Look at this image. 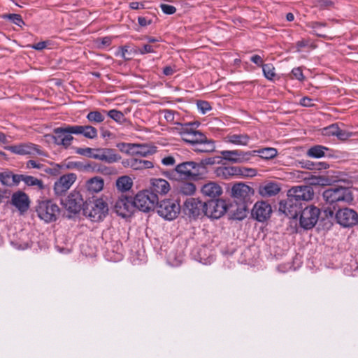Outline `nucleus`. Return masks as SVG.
Listing matches in <instances>:
<instances>
[{
	"label": "nucleus",
	"instance_id": "nucleus-1",
	"mask_svg": "<svg viewBox=\"0 0 358 358\" xmlns=\"http://www.w3.org/2000/svg\"><path fill=\"white\" fill-rule=\"evenodd\" d=\"M175 124V132L178 134L184 141L191 144L194 151L211 152L215 150L214 141L207 138L203 133L196 129L199 125L198 122L185 124L176 122Z\"/></svg>",
	"mask_w": 358,
	"mask_h": 358
},
{
	"label": "nucleus",
	"instance_id": "nucleus-2",
	"mask_svg": "<svg viewBox=\"0 0 358 358\" xmlns=\"http://www.w3.org/2000/svg\"><path fill=\"white\" fill-rule=\"evenodd\" d=\"M314 196V191L311 186H295L287 192L286 200L280 203L279 210L289 217H295L299 210V204L301 201L311 200Z\"/></svg>",
	"mask_w": 358,
	"mask_h": 358
},
{
	"label": "nucleus",
	"instance_id": "nucleus-3",
	"mask_svg": "<svg viewBox=\"0 0 358 358\" xmlns=\"http://www.w3.org/2000/svg\"><path fill=\"white\" fill-rule=\"evenodd\" d=\"M323 198L329 204L338 202L350 203L353 200L352 190L350 187H333L323 192Z\"/></svg>",
	"mask_w": 358,
	"mask_h": 358
},
{
	"label": "nucleus",
	"instance_id": "nucleus-4",
	"mask_svg": "<svg viewBox=\"0 0 358 358\" xmlns=\"http://www.w3.org/2000/svg\"><path fill=\"white\" fill-rule=\"evenodd\" d=\"M175 171L182 178L197 180L204 176L203 166L192 161L178 164Z\"/></svg>",
	"mask_w": 358,
	"mask_h": 358
},
{
	"label": "nucleus",
	"instance_id": "nucleus-5",
	"mask_svg": "<svg viewBox=\"0 0 358 358\" xmlns=\"http://www.w3.org/2000/svg\"><path fill=\"white\" fill-rule=\"evenodd\" d=\"M108 211L106 203L102 199H97L92 201H85L83 208L84 215L92 222H99L103 219Z\"/></svg>",
	"mask_w": 358,
	"mask_h": 358
},
{
	"label": "nucleus",
	"instance_id": "nucleus-6",
	"mask_svg": "<svg viewBox=\"0 0 358 358\" xmlns=\"http://www.w3.org/2000/svg\"><path fill=\"white\" fill-rule=\"evenodd\" d=\"M132 200L134 208L143 212H148L155 208L159 199L153 192L144 190L138 192Z\"/></svg>",
	"mask_w": 358,
	"mask_h": 358
},
{
	"label": "nucleus",
	"instance_id": "nucleus-7",
	"mask_svg": "<svg viewBox=\"0 0 358 358\" xmlns=\"http://www.w3.org/2000/svg\"><path fill=\"white\" fill-rule=\"evenodd\" d=\"M36 211L41 220L48 223L57 220L59 208L51 201L45 200L38 203Z\"/></svg>",
	"mask_w": 358,
	"mask_h": 358
},
{
	"label": "nucleus",
	"instance_id": "nucleus-8",
	"mask_svg": "<svg viewBox=\"0 0 358 358\" xmlns=\"http://www.w3.org/2000/svg\"><path fill=\"white\" fill-rule=\"evenodd\" d=\"M157 204V213L168 220L176 218L180 211V206L176 200L164 199Z\"/></svg>",
	"mask_w": 358,
	"mask_h": 358
},
{
	"label": "nucleus",
	"instance_id": "nucleus-9",
	"mask_svg": "<svg viewBox=\"0 0 358 358\" xmlns=\"http://www.w3.org/2000/svg\"><path fill=\"white\" fill-rule=\"evenodd\" d=\"M61 204L68 211L77 213L85 207V201L82 193L78 190L74 189L66 198L61 199Z\"/></svg>",
	"mask_w": 358,
	"mask_h": 358
},
{
	"label": "nucleus",
	"instance_id": "nucleus-10",
	"mask_svg": "<svg viewBox=\"0 0 358 358\" xmlns=\"http://www.w3.org/2000/svg\"><path fill=\"white\" fill-rule=\"evenodd\" d=\"M53 136H47V137H50L54 140L55 144L58 145H62L65 148H69L72 141L73 140V137L72 134H73V131L71 127V125H66L64 127H57L54 129Z\"/></svg>",
	"mask_w": 358,
	"mask_h": 358
},
{
	"label": "nucleus",
	"instance_id": "nucleus-11",
	"mask_svg": "<svg viewBox=\"0 0 358 358\" xmlns=\"http://www.w3.org/2000/svg\"><path fill=\"white\" fill-rule=\"evenodd\" d=\"M320 210L318 208L310 206L305 208L300 216V225L305 229L313 228L317 223Z\"/></svg>",
	"mask_w": 358,
	"mask_h": 358
},
{
	"label": "nucleus",
	"instance_id": "nucleus-12",
	"mask_svg": "<svg viewBox=\"0 0 358 358\" xmlns=\"http://www.w3.org/2000/svg\"><path fill=\"white\" fill-rule=\"evenodd\" d=\"M227 210V206L224 200L212 199L205 202L204 215L213 219H218Z\"/></svg>",
	"mask_w": 358,
	"mask_h": 358
},
{
	"label": "nucleus",
	"instance_id": "nucleus-13",
	"mask_svg": "<svg viewBox=\"0 0 358 358\" xmlns=\"http://www.w3.org/2000/svg\"><path fill=\"white\" fill-rule=\"evenodd\" d=\"M336 219L343 227H351L358 223V214L352 208H343L336 212Z\"/></svg>",
	"mask_w": 358,
	"mask_h": 358
},
{
	"label": "nucleus",
	"instance_id": "nucleus-14",
	"mask_svg": "<svg viewBox=\"0 0 358 358\" xmlns=\"http://www.w3.org/2000/svg\"><path fill=\"white\" fill-rule=\"evenodd\" d=\"M253 194V189L242 182L234 184L231 188V196L237 203H248Z\"/></svg>",
	"mask_w": 358,
	"mask_h": 358
},
{
	"label": "nucleus",
	"instance_id": "nucleus-15",
	"mask_svg": "<svg viewBox=\"0 0 358 358\" xmlns=\"http://www.w3.org/2000/svg\"><path fill=\"white\" fill-rule=\"evenodd\" d=\"M76 179V174L73 173L62 176L54 183L53 190L55 194L57 196L64 195L71 188Z\"/></svg>",
	"mask_w": 358,
	"mask_h": 358
},
{
	"label": "nucleus",
	"instance_id": "nucleus-16",
	"mask_svg": "<svg viewBox=\"0 0 358 358\" xmlns=\"http://www.w3.org/2000/svg\"><path fill=\"white\" fill-rule=\"evenodd\" d=\"M222 158L231 163L241 164L249 161L252 157L250 151L244 152L239 150H222L220 152Z\"/></svg>",
	"mask_w": 358,
	"mask_h": 358
},
{
	"label": "nucleus",
	"instance_id": "nucleus-17",
	"mask_svg": "<svg viewBox=\"0 0 358 358\" xmlns=\"http://www.w3.org/2000/svg\"><path fill=\"white\" fill-rule=\"evenodd\" d=\"M205 202H202L198 199H187L183 207L184 213L189 217L196 218L202 214L204 215Z\"/></svg>",
	"mask_w": 358,
	"mask_h": 358
},
{
	"label": "nucleus",
	"instance_id": "nucleus-18",
	"mask_svg": "<svg viewBox=\"0 0 358 358\" xmlns=\"http://www.w3.org/2000/svg\"><path fill=\"white\" fill-rule=\"evenodd\" d=\"M134 206L131 197L121 196L113 205L114 211L120 216L126 217L134 211Z\"/></svg>",
	"mask_w": 358,
	"mask_h": 358
},
{
	"label": "nucleus",
	"instance_id": "nucleus-19",
	"mask_svg": "<svg viewBox=\"0 0 358 358\" xmlns=\"http://www.w3.org/2000/svg\"><path fill=\"white\" fill-rule=\"evenodd\" d=\"M272 213L271 205L266 201L257 202L252 210V215L259 222H264L270 217Z\"/></svg>",
	"mask_w": 358,
	"mask_h": 358
},
{
	"label": "nucleus",
	"instance_id": "nucleus-20",
	"mask_svg": "<svg viewBox=\"0 0 358 358\" xmlns=\"http://www.w3.org/2000/svg\"><path fill=\"white\" fill-rule=\"evenodd\" d=\"M11 204L17 208L20 213H23L29 207V199L25 193L19 191L12 195Z\"/></svg>",
	"mask_w": 358,
	"mask_h": 358
},
{
	"label": "nucleus",
	"instance_id": "nucleus-21",
	"mask_svg": "<svg viewBox=\"0 0 358 358\" xmlns=\"http://www.w3.org/2000/svg\"><path fill=\"white\" fill-rule=\"evenodd\" d=\"M170 185L169 182L162 178H152L150 180V192L157 194L164 195L167 194L170 190Z\"/></svg>",
	"mask_w": 358,
	"mask_h": 358
},
{
	"label": "nucleus",
	"instance_id": "nucleus-22",
	"mask_svg": "<svg viewBox=\"0 0 358 358\" xmlns=\"http://www.w3.org/2000/svg\"><path fill=\"white\" fill-rule=\"evenodd\" d=\"M73 134L83 135L87 138L94 139L97 136L98 132L92 125H71Z\"/></svg>",
	"mask_w": 358,
	"mask_h": 358
},
{
	"label": "nucleus",
	"instance_id": "nucleus-23",
	"mask_svg": "<svg viewBox=\"0 0 358 358\" xmlns=\"http://www.w3.org/2000/svg\"><path fill=\"white\" fill-rule=\"evenodd\" d=\"M13 153L18 155H42L38 147L32 143L21 144L11 148Z\"/></svg>",
	"mask_w": 358,
	"mask_h": 358
},
{
	"label": "nucleus",
	"instance_id": "nucleus-24",
	"mask_svg": "<svg viewBox=\"0 0 358 358\" xmlns=\"http://www.w3.org/2000/svg\"><path fill=\"white\" fill-rule=\"evenodd\" d=\"M89 166L84 165L80 162H64L61 164H55V168L51 169L49 172L52 174H58L59 170L62 169H75L78 171L85 170Z\"/></svg>",
	"mask_w": 358,
	"mask_h": 358
},
{
	"label": "nucleus",
	"instance_id": "nucleus-25",
	"mask_svg": "<svg viewBox=\"0 0 358 358\" xmlns=\"http://www.w3.org/2000/svg\"><path fill=\"white\" fill-rule=\"evenodd\" d=\"M280 191V187L278 184L269 182L259 186V194L263 197H271L275 196Z\"/></svg>",
	"mask_w": 358,
	"mask_h": 358
},
{
	"label": "nucleus",
	"instance_id": "nucleus-26",
	"mask_svg": "<svg viewBox=\"0 0 358 358\" xmlns=\"http://www.w3.org/2000/svg\"><path fill=\"white\" fill-rule=\"evenodd\" d=\"M241 168L236 166H220L215 170L217 176L223 179H229L233 176H239Z\"/></svg>",
	"mask_w": 358,
	"mask_h": 358
},
{
	"label": "nucleus",
	"instance_id": "nucleus-27",
	"mask_svg": "<svg viewBox=\"0 0 358 358\" xmlns=\"http://www.w3.org/2000/svg\"><path fill=\"white\" fill-rule=\"evenodd\" d=\"M20 177L19 174H14L10 171H6L0 173V182L5 186H17L20 183Z\"/></svg>",
	"mask_w": 358,
	"mask_h": 358
},
{
	"label": "nucleus",
	"instance_id": "nucleus-28",
	"mask_svg": "<svg viewBox=\"0 0 358 358\" xmlns=\"http://www.w3.org/2000/svg\"><path fill=\"white\" fill-rule=\"evenodd\" d=\"M201 192L206 196L215 198L222 193V189L216 182H209L202 186Z\"/></svg>",
	"mask_w": 358,
	"mask_h": 358
},
{
	"label": "nucleus",
	"instance_id": "nucleus-29",
	"mask_svg": "<svg viewBox=\"0 0 358 358\" xmlns=\"http://www.w3.org/2000/svg\"><path fill=\"white\" fill-rule=\"evenodd\" d=\"M23 181L27 185L34 187L37 189H43L44 188L43 182L34 176L20 174V182Z\"/></svg>",
	"mask_w": 358,
	"mask_h": 358
},
{
	"label": "nucleus",
	"instance_id": "nucleus-30",
	"mask_svg": "<svg viewBox=\"0 0 358 358\" xmlns=\"http://www.w3.org/2000/svg\"><path fill=\"white\" fill-rule=\"evenodd\" d=\"M86 189L91 192H99L103 187V180L99 177H94L86 182Z\"/></svg>",
	"mask_w": 358,
	"mask_h": 358
},
{
	"label": "nucleus",
	"instance_id": "nucleus-31",
	"mask_svg": "<svg viewBox=\"0 0 358 358\" xmlns=\"http://www.w3.org/2000/svg\"><path fill=\"white\" fill-rule=\"evenodd\" d=\"M176 189L179 194L189 196L194 194L196 186L191 182H182L178 184Z\"/></svg>",
	"mask_w": 358,
	"mask_h": 358
},
{
	"label": "nucleus",
	"instance_id": "nucleus-32",
	"mask_svg": "<svg viewBox=\"0 0 358 358\" xmlns=\"http://www.w3.org/2000/svg\"><path fill=\"white\" fill-rule=\"evenodd\" d=\"M247 134H230L227 136V141L238 145H247L250 141Z\"/></svg>",
	"mask_w": 358,
	"mask_h": 358
},
{
	"label": "nucleus",
	"instance_id": "nucleus-33",
	"mask_svg": "<svg viewBox=\"0 0 358 358\" xmlns=\"http://www.w3.org/2000/svg\"><path fill=\"white\" fill-rule=\"evenodd\" d=\"M252 152V157L257 155H259V156L265 159H270L274 158L278 153V151L275 148H265L263 149L252 150L250 151Z\"/></svg>",
	"mask_w": 358,
	"mask_h": 358
},
{
	"label": "nucleus",
	"instance_id": "nucleus-34",
	"mask_svg": "<svg viewBox=\"0 0 358 358\" xmlns=\"http://www.w3.org/2000/svg\"><path fill=\"white\" fill-rule=\"evenodd\" d=\"M121 159V156L116 153L115 150L110 148H104V153L102 155L101 161L108 164H113Z\"/></svg>",
	"mask_w": 358,
	"mask_h": 358
},
{
	"label": "nucleus",
	"instance_id": "nucleus-35",
	"mask_svg": "<svg viewBox=\"0 0 358 358\" xmlns=\"http://www.w3.org/2000/svg\"><path fill=\"white\" fill-rule=\"evenodd\" d=\"M132 185V180L127 176H121L116 180V187L121 192L130 189Z\"/></svg>",
	"mask_w": 358,
	"mask_h": 358
},
{
	"label": "nucleus",
	"instance_id": "nucleus-36",
	"mask_svg": "<svg viewBox=\"0 0 358 358\" xmlns=\"http://www.w3.org/2000/svg\"><path fill=\"white\" fill-rule=\"evenodd\" d=\"M247 203H241V205L236 210L230 209L231 217L234 220H241L247 215Z\"/></svg>",
	"mask_w": 358,
	"mask_h": 358
},
{
	"label": "nucleus",
	"instance_id": "nucleus-37",
	"mask_svg": "<svg viewBox=\"0 0 358 358\" xmlns=\"http://www.w3.org/2000/svg\"><path fill=\"white\" fill-rule=\"evenodd\" d=\"M328 148L322 145H315L307 151V155L313 158H320L324 156L325 151Z\"/></svg>",
	"mask_w": 358,
	"mask_h": 358
},
{
	"label": "nucleus",
	"instance_id": "nucleus-38",
	"mask_svg": "<svg viewBox=\"0 0 358 358\" xmlns=\"http://www.w3.org/2000/svg\"><path fill=\"white\" fill-rule=\"evenodd\" d=\"M86 118L92 124H99L104 121L105 116L103 113L99 110H92L88 113Z\"/></svg>",
	"mask_w": 358,
	"mask_h": 358
},
{
	"label": "nucleus",
	"instance_id": "nucleus-39",
	"mask_svg": "<svg viewBox=\"0 0 358 358\" xmlns=\"http://www.w3.org/2000/svg\"><path fill=\"white\" fill-rule=\"evenodd\" d=\"M103 113L107 114L108 117H110L111 119H113L117 123L122 124L126 120L124 114L120 110L113 109L106 111L103 110Z\"/></svg>",
	"mask_w": 358,
	"mask_h": 358
},
{
	"label": "nucleus",
	"instance_id": "nucleus-40",
	"mask_svg": "<svg viewBox=\"0 0 358 358\" xmlns=\"http://www.w3.org/2000/svg\"><path fill=\"white\" fill-rule=\"evenodd\" d=\"M325 26L326 24L317 22H312L310 25V27L313 29L315 34H316L317 36L322 38L327 37V35L325 34H323L322 31H321V29L322 27H324Z\"/></svg>",
	"mask_w": 358,
	"mask_h": 358
},
{
	"label": "nucleus",
	"instance_id": "nucleus-41",
	"mask_svg": "<svg viewBox=\"0 0 358 358\" xmlns=\"http://www.w3.org/2000/svg\"><path fill=\"white\" fill-rule=\"evenodd\" d=\"M262 70L264 76L268 80H272L275 76V68L271 64H264L262 66Z\"/></svg>",
	"mask_w": 358,
	"mask_h": 358
},
{
	"label": "nucleus",
	"instance_id": "nucleus-42",
	"mask_svg": "<svg viewBox=\"0 0 358 358\" xmlns=\"http://www.w3.org/2000/svg\"><path fill=\"white\" fill-rule=\"evenodd\" d=\"M3 18L10 20L14 24L20 27H22V24H24L21 15L19 14H6L3 16Z\"/></svg>",
	"mask_w": 358,
	"mask_h": 358
},
{
	"label": "nucleus",
	"instance_id": "nucleus-43",
	"mask_svg": "<svg viewBox=\"0 0 358 358\" xmlns=\"http://www.w3.org/2000/svg\"><path fill=\"white\" fill-rule=\"evenodd\" d=\"M304 167H306L308 169H326L329 167V165L325 162H320L317 164H314L312 162L307 161L304 165Z\"/></svg>",
	"mask_w": 358,
	"mask_h": 358
},
{
	"label": "nucleus",
	"instance_id": "nucleus-44",
	"mask_svg": "<svg viewBox=\"0 0 358 358\" xmlns=\"http://www.w3.org/2000/svg\"><path fill=\"white\" fill-rule=\"evenodd\" d=\"M153 152L151 148L145 144H139L138 155L146 157Z\"/></svg>",
	"mask_w": 358,
	"mask_h": 358
},
{
	"label": "nucleus",
	"instance_id": "nucleus-45",
	"mask_svg": "<svg viewBox=\"0 0 358 358\" xmlns=\"http://www.w3.org/2000/svg\"><path fill=\"white\" fill-rule=\"evenodd\" d=\"M339 127L336 124H331L327 127H326L324 130V134L329 136H336L338 134Z\"/></svg>",
	"mask_w": 358,
	"mask_h": 358
},
{
	"label": "nucleus",
	"instance_id": "nucleus-46",
	"mask_svg": "<svg viewBox=\"0 0 358 358\" xmlns=\"http://www.w3.org/2000/svg\"><path fill=\"white\" fill-rule=\"evenodd\" d=\"M198 109L203 113L205 114L211 109V107L208 102L204 101H199L197 102Z\"/></svg>",
	"mask_w": 358,
	"mask_h": 358
},
{
	"label": "nucleus",
	"instance_id": "nucleus-47",
	"mask_svg": "<svg viewBox=\"0 0 358 358\" xmlns=\"http://www.w3.org/2000/svg\"><path fill=\"white\" fill-rule=\"evenodd\" d=\"M160 8L164 13L172 15L176 12V8L173 6L162 3Z\"/></svg>",
	"mask_w": 358,
	"mask_h": 358
},
{
	"label": "nucleus",
	"instance_id": "nucleus-48",
	"mask_svg": "<svg viewBox=\"0 0 358 358\" xmlns=\"http://www.w3.org/2000/svg\"><path fill=\"white\" fill-rule=\"evenodd\" d=\"M217 158H220V157H217L206 158V159H202L200 163H198V164H201V165L203 166V169H204V175L206 173V165H213V164H214L216 162L215 159Z\"/></svg>",
	"mask_w": 358,
	"mask_h": 358
},
{
	"label": "nucleus",
	"instance_id": "nucleus-49",
	"mask_svg": "<svg viewBox=\"0 0 358 358\" xmlns=\"http://www.w3.org/2000/svg\"><path fill=\"white\" fill-rule=\"evenodd\" d=\"M292 78H296L300 81L304 80V76L302 72V69L300 67L294 68L292 71Z\"/></svg>",
	"mask_w": 358,
	"mask_h": 358
},
{
	"label": "nucleus",
	"instance_id": "nucleus-50",
	"mask_svg": "<svg viewBox=\"0 0 358 358\" xmlns=\"http://www.w3.org/2000/svg\"><path fill=\"white\" fill-rule=\"evenodd\" d=\"M94 148H78L76 152L79 155L87 156L92 158V155L93 154Z\"/></svg>",
	"mask_w": 358,
	"mask_h": 358
},
{
	"label": "nucleus",
	"instance_id": "nucleus-51",
	"mask_svg": "<svg viewBox=\"0 0 358 358\" xmlns=\"http://www.w3.org/2000/svg\"><path fill=\"white\" fill-rule=\"evenodd\" d=\"M103 153H104V148H94L92 158L101 161Z\"/></svg>",
	"mask_w": 358,
	"mask_h": 358
},
{
	"label": "nucleus",
	"instance_id": "nucleus-52",
	"mask_svg": "<svg viewBox=\"0 0 358 358\" xmlns=\"http://www.w3.org/2000/svg\"><path fill=\"white\" fill-rule=\"evenodd\" d=\"M27 167L29 169H43V165L35 160H29L27 162Z\"/></svg>",
	"mask_w": 358,
	"mask_h": 358
},
{
	"label": "nucleus",
	"instance_id": "nucleus-53",
	"mask_svg": "<svg viewBox=\"0 0 358 358\" xmlns=\"http://www.w3.org/2000/svg\"><path fill=\"white\" fill-rule=\"evenodd\" d=\"M336 136L340 140L345 141V140H347L348 138H350L351 136V134L349 133V132H347L345 130H342V129H339L338 134L336 135Z\"/></svg>",
	"mask_w": 358,
	"mask_h": 358
},
{
	"label": "nucleus",
	"instance_id": "nucleus-54",
	"mask_svg": "<svg viewBox=\"0 0 358 358\" xmlns=\"http://www.w3.org/2000/svg\"><path fill=\"white\" fill-rule=\"evenodd\" d=\"M175 162V158L172 156H167L162 159V163L165 166H172Z\"/></svg>",
	"mask_w": 358,
	"mask_h": 358
},
{
	"label": "nucleus",
	"instance_id": "nucleus-55",
	"mask_svg": "<svg viewBox=\"0 0 358 358\" xmlns=\"http://www.w3.org/2000/svg\"><path fill=\"white\" fill-rule=\"evenodd\" d=\"M130 146H131V143H120L117 145V147L119 148V150L121 152H125L127 154L129 153Z\"/></svg>",
	"mask_w": 358,
	"mask_h": 358
},
{
	"label": "nucleus",
	"instance_id": "nucleus-56",
	"mask_svg": "<svg viewBox=\"0 0 358 358\" xmlns=\"http://www.w3.org/2000/svg\"><path fill=\"white\" fill-rule=\"evenodd\" d=\"M256 174V170L253 169H241V173L239 175L245 176H253Z\"/></svg>",
	"mask_w": 358,
	"mask_h": 358
},
{
	"label": "nucleus",
	"instance_id": "nucleus-57",
	"mask_svg": "<svg viewBox=\"0 0 358 358\" xmlns=\"http://www.w3.org/2000/svg\"><path fill=\"white\" fill-rule=\"evenodd\" d=\"M139 144L131 143L128 155H138Z\"/></svg>",
	"mask_w": 358,
	"mask_h": 358
},
{
	"label": "nucleus",
	"instance_id": "nucleus-58",
	"mask_svg": "<svg viewBox=\"0 0 358 358\" xmlns=\"http://www.w3.org/2000/svg\"><path fill=\"white\" fill-rule=\"evenodd\" d=\"M300 104L306 107H310L313 106V103H312V99L307 96H305L300 100Z\"/></svg>",
	"mask_w": 358,
	"mask_h": 358
},
{
	"label": "nucleus",
	"instance_id": "nucleus-59",
	"mask_svg": "<svg viewBox=\"0 0 358 358\" xmlns=\"http://www.w3.org/2000/svg\"><path fill=\"white\" fill-rule=\"evenodd\" d=\"M250 60L253 63H255V64H257L259 66H262L264 65L263 64L262 59V57L259 55H255L252 56L251 58H250Z\"/></svg>",
	"mask_w": 358,
	"mask_h": 358
},
{
	"label": "nucleus",
	"instance_id": "nucleus-60",
	"mask_svg": "<svg viewBox=\"0 0 358 358\" xmlns=\"http://www.w3.org/2000/svg\"><path fill=\"white\" fill-rule=\"evenodd\" d=\"M130 166L136 170L142 169L141 160L133 159L131 162Z\"/></svg>",
	"mask_w": 358,
	"mask_h": 358
},
{
	"label": "nucleus",
	"instance_id": "nucleus-61",
	"mask_svg": "<svg viewBox=\"0 0 358 358\" xmlns=\"http://www.w3.org/2000/svg\"><path fill=\"white\" fill-rule=\"evenodd\" d=\"M138 23L142 27H145L148 24H150L152 22L151 20H148L145 17H138Z\"/></svg>",
	"mask_w": 358,
	"mask_h": 358
},
{
	"label": "nucleus",
	"instance_id": "nucleus-62",
	"mask_svg": "<svg viewBox=\"0 0 358 358\" xmlns=\"http://www.w3.org/2000/svg\"><path fill=\"white\" fill-rule=\"evenodd\" d=\"M47 46V42L45 41H41L39 43H37L36 44H34L31 47L32 48L37 50H42Z\"/></svg>",
	"mask_w": 358,
	"mask_h": 358
},
{
	"label": "nucleus",
	"instance_id": "nucleus-63",
	"mask_svg": "<svg viewBox=\"0 0 358 358\" xmlns=\"http://www.w3.org/2000/svg\"><path fill=\"white\" fill-rule=\"evenodd\" d=\"M154 52L152 47L150 45L146 44L143 46L141 49H140V52L141 54H145L148 52Z\"/></svg>",
	"mask_w": 358,
	"mask_h": 358
},
{
	"label": "nucleus",
	"instance_id": "nucleus-64",
	"mask_svg": "<svg viewBox=\"0 0 358 358\" xmlns=\"http://www.w3.org/2000/svg\"><path fill=\"white\" fill-rule=\"evenodd\" d=\"M164 117L169 122H172L174 120V114L171 110H165L164 111Z\"/></svg>",
	"mask_w": 358,
	"mask_h": 358
}]
</instances>
